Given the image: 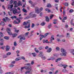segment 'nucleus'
Masks as SVG:
<instances>
[{
    "instance_id": "1",
    "label": "nucleus",
    "mask_w": 74,
    "mask_h": 74,
    "mask_svg": "<svg viewBox=\"0 0 74 74\" xmlns=\"http://www.w3.org/2000/svg\"><path fill=\"white\" fill-rule=\"evenodd\" d=\"M30 63H27L25 64V66H24L21 68V71H22V70L25 69L26 70H27L28 71H25V74H32V73H33V70L31 67H29V66H30Z\"/></svg>"
},
{
    "instance_id": "2",
    "label": "nucleus",
    "mask_w": 74,
    "mask_h": 74,
    "mask_svg": "<svg viewBox=\"0 0 74 74\" xmlns=\"http://www.w3.org/2000/svg\"><path fill=\"white\" fill-rule=\"evenodd\" d=\"M36 16H37V15L34 14L33 12H32L29 13V16H28L25 18V19H29L30 18H35Z\"/></svg>"
},
{
    "instance_id": "3",
    "label": "nucleus",
    "mask_w": 74,
    "mask_h": 74,
    "mask_svg": "<svg viewBox=\"0 0 74 74\" xmlns=\"http://www.w3.org/2000/svg\"><path fill=\"white\" fill-rule=\"evenodd\" d=\"M61 51L62 53L60 54V56H66V54H67V52L66 51V50L63 48H61Z\"/></svg>"
},
{
    "instance_id": "4",
    "label": "nucleus",
    "mask_w": 74,
    "mask_h": 74,
    "mask_svg": "<svg viewBox=\"0 0 74 74\" xmlns=\"http://www.w3.org/2000/svg\"><path fill=\"white\" fill-rule=\"evenodd\" d=\"M23 25H25L26 26L24 27L25 29H29L30 27V22H24L23 23Z\"/></svg>"
},
{
    "instance_id": "5",
    "label": "nucleus",
    "mask_w": 74,
    "mask_h": 74,
    "mask_svg": "<svg viewBox=\"0 0 74 74\" xmlns=\"http://www.w3.org/2000/svg\"><path fill=\"white\" fill-rule=\"evenodd\" d=\"M35 12L36 13H37V14H39L40 12L42 11L43 10V8H40V9H39L37 7H35Z\"/></svg>"
},
{
    "instance_id": "6",
    "label": "nucleus",
    "mask_w": 74,
    "mask_h": 74,
    "mask_svg": "<svg viewBox=\"0 0 74 74\" xmlns=\"http://www.w3.org/2000/svg\"><path fill=\"white\" fill-rule=\"evenodd\" d=\"M7 32L9 35H12V33H11V29L10 28H8L7 29Z\"/></svg>"
},
{
    "instance_id": "7",
    "label": "nucleus",
    "mask_w": 74,
    "mask_h": 74,
    "mask_svg": "<svg viewBox=\"0 0 74 74\" xmlns=\"http://www.w3.org/2000/svg\"><path fill=\"white\" fill-rule=\"evenodd\" d=\"M13 13L14 14H17V13H20L21 12V11L19 12H17V9H15L13 10H12Z\"/></svg>"
},
{
    "instance_id": "8",
    "label": "nucleus",
    "mask_w": 74,
    "mask_h": 74,
    "mask_svg": "<svg viewBox=\"0 0 74 74\" xmlns=\"http://www.w3.org/2000/svg\"><path fill=\"white\" fill-rule=\"evenodd\" d=\"M18 38H20V40H25V36H19L18 37Z\"/></svg>"
},
{
    "instance_id": "9",
    "label": "nucleus",
    "mask_w": 74,
    "mask_h": 74,
    "mask_svg": "<svg viewBox=\"0 0 74 74\" xmlns=\"http://www.w3.org/2000/svg\"><path fill=\"white\" fill-rule=\"evenodd\" d=\"M6 51H8L10 49V46H9L8 45H7L6 46Z\"/></svg>"
},
{
    "instance_id": "10",
    "label": "nucleus",
    "mask_w": 74,
    "mask_h": 74,
    "mask_svg": "<svg viewBox=\"0 0 74 74\" xmlns=\"http://www.w3.org/2000/svg\"><path fill=\"white\" fill-rule=\"evenodd\" d=\"M52 51V48H49L48 49H47V52H48V53H49V52H51Z\"/></svg>"
},
{
    "instance_id": "11",
    "label": "nucleus",
    "mask_w": 74,
    "mask_h": 74,
    "mask_svg": "<svg viewBox=\"0 0 74 74\" xmlns=\"http://www.w3.org/2000/svg\"><path fill=\"white\" fill-rule=\"evenodd\" d=\"M43 38H45V37L44 36V35H42L40 36V40H41Z\"/></svg>"
},
{
    "instance_id": "12",
    "label": "nucleus",
    "mask_w": 74,
    "mask_h": 74,
    "mask_svg": "<svg viewBox=\"0 0 74 74\" xmlns=\"http://www.w3.org/2000/svg\"><path fill=\"white\" fill-rule=\"evenodd\" d=\"M32 55H33V56L34 57H36L37 56V54L36 53H32Z\"/></svg>"
},
{
    "instance_id": "13",
    "label": "nucleus",
    "mask_w": 74,
    "mask_h": 74,
    "mask_svg": "<svg viewBox=\"0 0 74 74\" xmlns=\"http://www.w3.org/2000/svg\"><path fill=\"white\" fill-rule=\"evenodd\" d=\"M62 60V58H58L56 60V62H58V61H60Z\"/></svg>"
},
{
    "instance_id": "14",
    "label": "nucleus",
    "mask_w": 74,
    "mask_h": 74,
    "mask_svg": "<svg viewBox=\"0 0 74 74\" xmlns=\"http://www.w3.org/2000/svg\"><path fill=\"white\" fill-rule=\"evenodd\" d=\"M0 25H2V26H4L5 25V23L3 21H1L0 23Z\"/></svg>"
},
{
    "instance_id": "15",
    "label": "nucleus",
    "mask_w": 74,
    "mask_h": 74,
    "mask_svg": "<svg viewBox=\"0 0 74 74\" xmlns=\"http://www.w3.org/2000/svg\"><path fill=\"white\" fill-rule=\"evenodd\" d=\"M46 21L47 22H49V19L48 18V16H46Z\"/></svg>"
},
{
    "instance_id": "16",
    "label": "nucleus",
    "mask_w": 74,
    "mask_h": 74,
    "mask_svg": "<svg viewBox=\"0 0 74 74\" xmlns=\"http://www.w3.org/2000/svg\"><path fill=\"white\" fill-rule=\"evenodd\" d=\"M18 6H19V5H21V6H22V3H21V2L20 1H18Z\"/></svg>"
},
{
    "instance_id": "17",
    "label": "nucleus",
    "mask_w": 74,
    "mask_h": 74,
    "mask_svg": "<svg viewBox=\"0 0 74 74\" xmlns=\"http://www.w3.org/2000/svg\"><path fill=\"white\" fill-rule=\"evenodd\" d=\"M17 35V34H13L12 35V36L13 37H16V36Z\"/></svg>"
},
{
    "instance_id": "18",
    "label": "nucleus",
    "mask_w": 74,
    "mask_h": 74,
    "mask_svg": "<svg viewBox=\"0 0 74 74\" xmlns=\"http://www.w3.org/2000/svg\"><path fill=\"white\" fill-rule=\"evenodd\" d=\"M9 38V37L8 36H5L4 37V38L5 39V40H8Z\"/></svg>"
},
{
    "instance_id": "19",
    "label": "nucleus",
    "mask_w": 74,
    "mask_h": 74,
    "mask_svg": "<svg viewBox=\"0 0 74 74\" xmlns=\"http://www.w3.org/2000/svg\"><path fill=\"white\" fill-rule=\"evenodd\" d=\"M0 73L3 74V70L1 69V67H0Z\"/></svg>"
},
{
    "instance_id": "20",
    "label": "nucleus",
    "mask_w": 74,
    "mask_h": 74,
    "mask_svg": "<svg viewBox=\"0 0 74 74\" xmlns=\"http://www.w3.org/2000/svg\"><path fill=\"white\" fill-rule=\"evenodd\" d=\"M40 25L41 26H44L45 25V22L42 23Z\"/></svg>"
},
{
    "instance_id": "21",
    "label": "nucleus",
    "mask_w": 74,
    "mask_h": 74,
    "mask_svg": "<svg viewBox=\"0 0 74 74\" xmlns=\"http://www.w3.org/2000/svg\"><path fill=\"white\" fill-rule=\"evenodd\" d=\"M53 16H54V15L53 14H51L50 16V19H51L53 17Z\"/></svg>"
},
{
    "instance_id": "22",
    "label": "nucleus",
    "mask_w": 74,
    "mask_h": 74,
    "mask_svg": "<svg viewBox=\"0 0 74 74\" xmlns=\"http://www.w3.org/2000/svg\"><path fill=\"white\" fill-rule=\"evenodd\" d=\"M49 34V33H46V34H45V35H44V36H45V37H47V36H48V34Z\"/></svg>"
},
{
    "instance_id": "23",
    "label": "nucleus",
    "mask_w": 74,
    "mask_h": 74,
    "mask_svg": "<svg viewBox=\"0 0 74 74\" xmlns=\"http://www.w3.org/2000/svg\"><path fill=\"white\" fill-rule=\"evenodd\" d=\"M47 7H49V8H51V7H52V6H51V4H48L47 5Z\"/></svg>"
},
{
    "instance_id": "24",
    "label": "nucleus",
    "mask_w": 74,
    "mask_h": 74,
    "mask_svg": "<svg viewBox=\"0 0 74 74\" xmlns=\"http://www.w3.org/2000/svg\"><path fill=\"white\" fill-rule=\"evenodd\" d=\"M23 11L24 12H27V11L24 8L23 9Z\"/></svg>"
},
{
    "instance_id": "25",
    "label": "nucleus",
    "mask_w": 74,
    "mask_h": 74,
    "mask_svg": "<svg viewBox=\"0 0 74 74\" xmlns=\"http://www.w3.org/2000/svg\"><path fill=\"white\" fill-rule=\"evenodd\" d=\"M67 16L65 15V16L63 18V20H66V19H67Z\"/></svg>"
},
{
    "instance_id": "26",
    "label": "nucleus",
    "mask_w": 74,
    "mask_h": 74,
    "mask_svg": "<svg viewBox=\"0 0 74 74\" xmlns=\"http://www.w3.org/2000/svg\"><path fill=\"white\" fill-rule=\"evenodd\" d=\"M44 48L42 47H39L38 48L39 50H42V49H43Z\"/></svg>"
},
{
    "instance_id": "27",
    "label": "nucleus",
    "mask_w": 74,
    "mask_h": 74,
    "mask_svg": "<svg viewBox=\"0 0 74 74\" xmlns=\"http://www.w3.org/2000/svg\"><path fill=\"white\" fill-rule=\"evenodd\" d=\"M74 11V10L73 9H71L69 11V13H72Z\"/></svg>"
},
{
    "instance_id": "28",
    "label": "nucleus",
    "mask_w": 74,
    "mask_h": 74,
    "mask_svg": "<svg viewBox=\"0 0 74 74\" xmlns=\"http://www.w3.org/2000/svg\"><path fill=\"white\" fill-rule=\"evenodd\" d=\"M63 67L64 69H66V67H67V65H63Z\"/></svg>"
},
{
    "instance_id": "29",
    "label": "nucleus",
    "mask_w": 74,
    "mask_h": 74,
    "mask_svg": "<svg viewBox=\"0 0 74 74\" xmlns=\"http://www.w3.org/2000/svg\"><path fill=\"white\" fill-rule=\"evenodd\" d=\"M14 66L15 65H14L11 64L10 65V67L12 68V67H14Z\"/></svg>"
},
{
    "instance_id": "30",
    "label": "nucleus",
    "mask_w": 74,
    "mask_h": 74,
    "mask_svg": "<svg viewBox=\"0 0 74 74\" xmlns=\"http://www.w3.org/2000/svg\"><path fill=\"white\" fill-rule=\"evenodd\" d=\"M70 34L68 33L67 34L66 37H70Z\"/></svg>"
},
{
    "instance_id": "31",
    "label": "nucleus",
    "mask_w": 74,
    "mask_h": 74,
    "mask_svg": "<svg viewBox=\"0 0 74 74\" xmlns=\"http://www.w3.org/2000/svg\"><path fill=\"white\" fill-rule=\"evenodd\" d=\"M35 51L36 52V53H38L39 51L38 50H37V49L36 48H35Z\"/></svg>"
},
{
    "instance_id": "32",
    "label": "nucleus",
    "mask_w": 74,
    "mask_h": 74,
    "mask_svg": "<svg viewBox=\"0 0 74 74\" xmlns=\"http://www.w3.org/2000/svg\"><path fill=\"white\" fill-rule=\"evenodd\" d=\"M11 54V52H8L6 53V55L8 56V55H10Z\"/></svg>"
},
{
    "instance_id": "33",
    "label": "nucleus",
    "mask_w": 74,
    "mask_h": 74,
    "mask_svg": "<svg viewBox=\"0 0 74 74\" xmlns=\"http://www.w3.org/2000/svg\"><path fill=\"white\" fill-rule=\"evenodd\" d=\"M0 35H1V37H3V36H4L3 33L1 32H0Z\"/></svg>"
},
{
    "instance_id": "34",
    "label": "nucleus",
    "mask_w": 74,
    "mask_h": 74,
    "mask_svg": "<svg viewBox=\"0 0 74 74\" xmlns=\"http://www.w3.org/2000/svg\"><path fill=\"white\" fill-rule=\"evenodd\" d=\"M58 70H56L55 71V72L54 73V74H57L58 73Z\"/></svg>"
},
{
    "instance_id": "35",
    "label": "nucleus",
    "mask_w": 74,
    "mask_h": 74,
    "mask_svg": "<svg viewBox=\"0 0 74 74\" xmlns=\"http://www.w3.org/2000/svg\"><path fill=\"white\" fill-rule=\"evenodd\" d=\"M51 26H52V25H51V24L49 25L48 27L49 29H51Z\"/></svg>"
},
{
    "instance_id": "36",
    "label": "nucleus",
    "mask_w": 74,
    "mask_h": 74,
    "mask_svg": "<svg viewBox=\"0 0 74 74\" xmlns=\"http://www.w3.org/2000/svg\"><path fill=\"white\" fill-rule=\"evenodd\" d=\"M14 46H15V47L16 46V45H17V44L16 43V41H15L14 42Z\"/></svg>"
},
{
    "instance_id": "37",
    "label": "nucleus",
    "mask_w": 74,
    "mask_h": 74,
    "mask_svg": "<svg viewBox=\"0 0 74 74\" xmlns=\"http://www.w3.org/2000/svg\"><path fill=\"white\" fill-rule=\"evenodd\" d=\"M20 59H19V58H18L16 59L15 60L16 61H18V60H19Z\"/></svg>"
},
{
    "instance_id": "38",
    "label": "nucleus",
    "mask_w": 74,
    "mask_h": 74,
    "mask_svg": "<svg viewBox=\"0 0 74 74\" xmlns=\"http://www.w3.org/2000/svg\"><path fill=\"white\" fill-rule=\"evenodd\" d=\"M29 3L31 4H33V2H32V1L31 0L29 1Z\"/></svg>"
},
{
    "instance_id": "39",
    "label": "nucleus",
    "mask_w": 74,
    "mask_h": 74,
    "mask_svg": "<svg viewBox=\"0 0 74 74\" xmlns=\"http://www.w3.org/2000/svg\"><path fill=\"white\" fill-rule=\"evenodd\" d=\"M51 40H55V39H54V38H53V35H52L51 36Z\"/></svg>"
},
{
    "instance_id": "40",
    "label": "nucleus",
    "mask_w": 74,
    "mask_h": 74,
    "mask_svg": "<svg viewBox=\"0 0 74 74\" xmlns=\"http://www.w3.org/2000/svg\"><path fill=\"white\" fill-rule=\"evenodd\" d=\"M56 50H57L58 51H59V50L60 49V48L58 47H57L56 48Z\"/></svg>"
},
{
    "instance_id": "41",
    "label": "nucleus",
    "mask_w": 74,
    "mask_h": 74,
    "mask_svg": "<svg viewBox=\"0 0 74 74\" xmlns=\"http://www.w3.org/2000/svg\"><path fill=\"white\" fill-rule=\"evenodd\" d=\"M16 4H17V2H16V1H15L14 3V5H16Z\"/></svg>"
},
{
    "instance_id": "42",
    "label": "nucleus",
    "mask_w": 74,
    "mask_h": 74,
    "mask_svg": "<svg viewBox=\"0 0 74 74\" xmlns=\"http://www.w3.org/2000/svg\"><path fill=\"white\" fill-rule=\"evenodd\" d=\"M14 23H15V24H18L19 23L16 22V21H14Z\"/></svg>"
},
{
    "instance_id": "43",
    "label": "nucleus",
    "mask_w": 74,
    "mask_h": 74,
    "mask_svg": "<svg viewBox=\"0 0 74 74\" xmlns=\"http://www.w3.org/2000/svg\"><path fill=\"white\" fill-rule=\"evenodd\" d=\"M8 14L9 15H10V16H12V14H11V12H9Z\"/></svg>"
},
{
    "instance_id": "44",
    "label": "nucleus",
    "mask_w": 74,
    "mask_h": 74,
    "mask_svg": "<svg viewBox=\"0 0 74 74\" xmlns=\"http://www.w3.org/2000/svg\"><path fill=\"white\" fill-rule=\"evenodd\" d=\"M42 59H43V60H45V56H43V57H42Z\"/></svg>"
},
{
    "instance_id": "45",
    "label": "nucleus",
    "mask_w": 74,
    "mask_h": 74,
    "mask_svg": "<svg viewBox=\"0 0 74 74\" xmlns=\"http://www.w3.org/2000/svg\"><path fill=\"white\" fill-rule=\"evenodd\" d=\"M58 66H60V67H62V66H63V65H62V64H60L58 65Z\"/></svg>"
},
{
    "instance_id": "46",
    "label": "nucleus",
    "mask_w": 74,
    "mask_h": 74,
    "mask_svg": "<svg viewBox=\"0 0 74 74\" xmlns=\"http://www.w3.org/2000/svg\"><path fill=\"white\" fill-rule=\"evenodd\" d=\"M63 71L64 72V73H66L67 71H66V69H63Z\"/></svg>"
},
{
    "instance_id": "47",
    "label": "nucleus",
    "mask_w": 74,
    "mask_h": 74,
    "mask_svg": "<svg viewBox=\"0 0 74 74\" xmlns=\"http://www.w3.org/2000/svg\"><path fill=\"white\" fill-rule=\"evenodd\" d=\"M13 1H14V0H11L10 1V4H12V3H13Z\"/></svg>"
},
{
    "instance_id": "48",
    "label": "nucleus",
    "mask_w": 74,
    "mask_h": 74,
    "mask_svg": "<svg viewBox=\"0 0 74 74\" xmlns=\"http://www.w3.org/2000/svg\"><path fill=\"white\" fill-rule=\"evenodd\" d=\"M65 6H68L69 4H68V3L66 2L65 3Z\"/></svg>"
},
{
    "instance_id": "49",
    "label": "nucleus",
    "mask_w": 74,
    "mask_h": 74,
    "mask_svg": "<svg viewBox=\"0 0 74 74\" xmlns=\"http://www.w3.org/2000/svg\"><path fill=\"white\" fill-rule=\"evenodd\" d=\"M44 56V54L42 55V54H39L38 55V56H39V57H41L42 56Z\"/></svg>"
},
{
    "instance_id": "50",
    "label": "nucleus",
    "mask_w": 74,
    "mask_h": 74,
    "mask_svg": "<svg viewBox=\"0 0 74 74\" xmlns=\"http://www.w3.org/2000/svg\"><path fill=\"white\" fill-rule=\"evenodd\" d=\"M16 62L15 61H13L11 62V64H15Z\"/></svg>"
},
{
    "instance_id": "51",
    "label": "nucleus",
    "mask_w": 74,
    "mask_h": 74,
    "mask_svg": "<svg viewBox=\"0 0 74 74\" xmlns=\"http://www.w3.org/2000/svg\"><path fill=\"white\" fill-rule=\"evenodd\" d=\"M5 18L6 21H9L10 20V18H8V17H5Z\"/></svg>"
},
{
    "instance_id": "52",
    "label": "nucleus",
    "mask_w": 74,
    "mask_h": 74,
    "mask_svg": "<svg viewBox=\"0 0 74 74\" xmlns=\"http://www.w3.org/2000/svg\"><path fill=\"white\" fill-rule=\"evenodd\" d=\"M29 32L26 33L25 34V36H27V35H28V34H29Z\"/></svg>"
},
{
    "instance_id": "53",
    "label": "nucleus",
    "mask_w": 74,
    "mask_h": 74,
    "mask_svg": "<svg viewBox=\"0 0 74 74\" xmlns=\"http://www.w3.org/2000/svg\"><path fill=\"white\" fill-rule=\"evenodd\" d=\"M34 27V23L32 24V28H33Z\"/></svg>"
},
{
    "instance_id": "54",
    "label": "nucleus",
    "mask_w": 74,
    "mask_h": 74,
    "mask_svg": "<svg viewBox=\"0 0 74 74\" xmlns=\"http://www.w3.org/2000/svg\"><path fill=\"white\" fill-rule=\"evenodd\" d=\"M13 6H14V5L13 4L11 5H10V9H11L12 8V7H13Z\"/></svg>"
},
{
    "instance_id": "55",
    "label": "nucleus",
    "mask_w": 74,
    "mask_h": 74,
    "mask_svg": "<svg viewBox=\"0 0 74 74\" xmlns=\"http://www.w3.org/2000/svg\"><path fill=\"white\" fill-rule=\"evenodd\" d=\"M74 52V49H72L71 50V53H73Z\"/></svg>"
},
{
    "instance_id": "56",
    "label": "nucleus",
    "mask_w": 74,
    "mask_h": 74,
    "mask_svg": "<svg viewBox=\"0 0 74 74\" xmlns=\"http://www.w3.org/2000/svg\"><path fill=\"white\" fill-rule=\"evenodd\" d=\"M51 58V60H55V58L54 57H52Z\"/></svg>"
},
{
    "instance_id": "57",
    "label": "nucleus",
    "mask_w": 74,
    "mask_h": 74,
    "mask_svg": "<svg viewBox=\"0 0 74 74\" xmlns=\"http://www.w3.org/2000/svg\"><path fill=\"white\" fill-rule=\"evenodd\" d=\"M5 74H12V73H11V72H8L6 73Z\"/></svg>"
},
{
    "instance_id": "58",
    "label": "nucleus",
    "mask_w": 74,
    "mask_h": 74,
    "mask_svg": "<svg viewBox=\"0 0 74 74\" xmlns=\"http://www.w3.org/2000/svg\"><path fill=\"white\" fill-rule=\"evenodd\" d=\"M15 32L16 33H18V32H19V30H17L16 29H15Z\"/></svg>"
},
{
    "instance_id": "59",
    "label": "nucleus",
    "mask_w": 74,
    "mask_h": 74,
    "mask_svg": "<svg viewBox=\"0 0 74 74\" xmlns=\"http://www.w3.org/2000/svg\"><path fill=\"white\" fill-rule=\"evenodd\" d=\"M55 70V69L54 68H51V71H53Z\"/></svg>"
},
{
    "instance_id": "60",
    "label": "nucleus",
    "mask_w": 74,
    "mask_h": 74,
    "mask_svg": "<svg viewBox=\"0 0 74 74\" xmlns=\"http://www.w3.org/2000/svg\"><path fill=\"white\" fill-rule=\"evenodd\" d=\"M45 42L46 43H49V42L48 41V40H45Z\"/></svg>"
},
{
    "instance_id": "61",
    "label": "nucleus",
    "mask_w": 74,
    "mask_h": 74,
    "mask_svg": "<svg viewBox=\"0 0 74 74\" xmlns=\"http://www.w3.org/2000/svg\"><path fill=\"white\" fill-rule=\"evenodd\" d=\"M21 58H22V59H23V60H25V58L23 56Z\"/></svg>"
},
{
    "instance_id": "62",
    "label": "nucleus",
    "mask_w": 74,
    "mask_h": 74,
    "mask_svg": "<svg viewBox=\"0 0 74 74\" xmlns=\"http://www.w3.org/2000/svg\"><path fill=\"white\" fill-rule=\"evenodd\" d=\"M3 58H7V56H6L4 55L3 56Z\"/></svg>"
},
{
    "instance_id": "63",
    "label": "nucleus",
    "mask_w": 74,
    "mask_h": 74,
    "mask_svg": "<svg viewBox=\"0 0 74 74\" xmlns=\"http://www.w3.org/2000/svg\"><path fill=\"white\" fill-rule=\"evenodd\" d=\"M48 48H49V47L48 46H46V47H45V49H48Z\"/></svg>"
},
{
    "instance_id": "64",
    "label": "nucleus",
    "mask_w": 74,
    "mask_h": 74,
    "mask_svg": "<svg viewBox=\"0 0 74 74\" xmlns=\"http://www.w3.org/2000/svg\"><path fill=\"white\" fill-rule=\"evenodd\" d=\"M19 52H20V51H19V50H17V51H16V53H19Z\"/></svg>"
}]
</instances>
